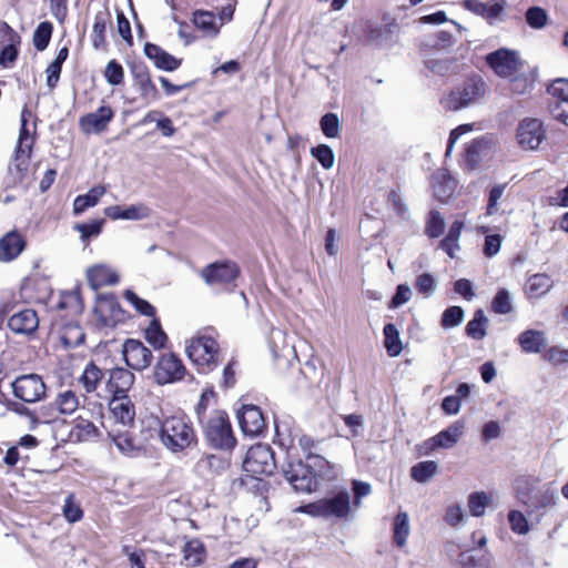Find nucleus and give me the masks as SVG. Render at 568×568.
I'll list each match as a JSON object with an SVG mask.
<instances>
[{
    "label": "nucleus",
    "mask_w": 568,
    "mask_h": 568,
    "mask_svg": "<svg viewBox=\"0 0 568 568\" xmlns=\"http://www.w3.org/2000/svg\"><path fill=\"white\" fill-rule=\"evenodd\" d=\"M39 325V318L33 310L27 308L13 314L9 321V328L17 334H31Z\"/></svg>",
    "instance_id": "nucleus-21"
},
{
    "label": "nucleus",
    "mask_w": 568,
    "mask_h": 568,
    "mask_svg": "<svg viewBox=\"0 0 568 568\" xmlns=\"http://www.w3.org/2000/svg\"><path fill=\"white\" fill-rule=\"evenodd\" d=\"M464 320V310L460 306H450L442 315V326L445 328L459 325Z\"/></svg>",
    "instance_id": "nucleus-55"
},
{
    "label": "nucleus",
    "mask_w": 568,
    "mask_h": 568,
    "mask_svg": "<svg viewBox=\"0 0 568 568\" xmlns=\"http://www.w3.org/2000/svg\"><path fill=\"white\" fill-rule=\"evenodd\" d=\"M125 364L134 371H143L152 363V352L138 339H126L122 349Z\"/></svg>",
    "instance_id": "nucleus-15"
},
{
    "label": "nucleus",
    "mask_w": 568,
    "mask_h": 568,
    "mask_svg": "<svg viewBox=\"0 0 568 568\" xmlns=\"http://www.w3.org/2000/svg\"><path fill=\"white\" fill-rule=\"evenodd\" d=\"M298 510L313 517L345 519L352 511L351 495L343 489L331 497L301 506Z\"/></svg>",
    "instance_id": "nucleus-5"
},
{
    "label": "nucleus",
    "mask_w": 568,
    "mask_h": 568,
    "mask_svg": "<svg viewBox=\"0 0 568 568\" xmlns=\"http://www.w3.org/2000/svg\"><path fill=\"white\" fill-rule=\"evenodd\" d=\"M87 277L89 284L94 290L106 285H115L119 282V275L111 267L103 264L90 267L87 272Z\"/></svg>",
    "instance_id": "nucleus-24"
},
{
    "label": "nucleus",
    "mask_w": 568,
    "mask_h": 568,
    "mask_svg": "<svg viewBox=\"0 0 568 568\" xmlns=\"http://www.w3.org/2000/svg\"><path fill=\"white\" fill-rule=\"evenodd\" d=\"M510 80V91L514 94L523 95L534 89L537 80V70L532 69L528 73L517 72L513 77H508Z\"/></svg>",
    "instance_id": "nucleus-31"
},
{
    "label": "nucleus",
    "mask_w": 568,
    "mask_h": 568,
    "mask_svg": "<svg viewBox=\"0 0 568 568\" xmlns=\"http://www.w3.org/2000/svg\"><path fill=\"white\" fill-rule=\"evenodd\" d=\"M329 470V462L314 454L307 457L306 464L301 460L288 463L283 475L296 491L311 493L316 490L318 480L327 477Z\"/></svg>",
    "instance_id": "nucleus-1"
},
{
    "label": "nucleus",
    "mask_w": 568,
    "mask_h": 568,
    "mask_svg": "<svg viewBox=\"0 0 568 568\" xmlns=\"http://www.w3.org/2000/svg\"><path fill=\"white\" fill-rule=\"evenodd\" d=\"M201 425L207 443L213 448L230 450L235 446L236 439L233 435L229 416L224 410L215 409L210 412L209 417Z\"/></svg>",
    "instance_id": "nucleus-4"
},
{
    "label": "nucleus",
    "mask_w": 568,
    "mask_h": 568,
    "mask_svg": "<svg viewBox=\"0 0 568 568\" xmlns=\"http://www.w3.org/2000/svg\"><path fill=\"white\" fill-rule=\"evenodd\" d=\"M53 27L50 22H41L33 33V45L37 50L43 51L47 49L51 36H52Z\"/></svg>",
    "instance_id": "nucleus-49"
},
{
    "label": "nucleus",
    "mask_w": 568,
    "mask_h": 568,
    "mask_svg": "<svg viewBox=\"0 0 568 568\" xmlns=\"http://www.w3.org/2000/svg\"><path fill=\"white\" fill-rule=\"evenodd\" d=\"M112 438L115 446L121 453L128 456L136 455L141 449L142 445L138 443L128 430L121 432L120 429L112 430Z\"/></svg>",
    "instance_id": "nucleus-35"
},
{
    "label": "nucleus",
    "mask_w": 568,
    "mask_h": 568,
    "mask_svg": "<svg viewBox=\"0 0 568 568\" xmlns=\"http://www.w3.org/2000/svg\"><path fill=\"white\" fill-rule=\"evenodd\" d=\"M426 67L434 73L445 75L454 69V62L447 59H428Z\"/></svg>",
    "instance_id": "nucleus-62"
},
{
    "label": "nucleus",
    "mask_w": 568,
    "mask_h": 568,
    "mask_svg": "<svg viewBox=\"0 0 568 568\" xmlns=\"http://www.w3.org/2000/svg\"><path fill=\"white\" fill-rule=\"evenodd\" d=\"M516 497L523 504L529 515L547 508L554 501V491L531 476H518L515 479Z\"/></svg>",
    "instance_id": "nucleus-3"
},
{
    "label": "nucleus",
    "mask_w": 568,
    "mask_h": 568,
    "mask_svg": "<svg viewBox=\"0 0 568 568\" xmlns=\"http://www.w3.org/2000/svg\"><path fill=\"white\" fill-rule=\"evenodd\" d=\"M445 229V221L438 211H432L428 215L425 233L429 237H438L443 234Z\"/></svg>",
    "instance_id": "nucleus-52"
},
{
    "label": "nucleus",
    "mask_w": 568,
    "mask_h": 568,
    "mask_svg": "<svg viewBox=\"0 0 568 568\" xmlns=\"http://www.w3.org/2000/svg\"><path fill=\"white\" fill-rule=\"evenodd\" d=\"M237 419L243 433L250 436L260 435L266 426L262 410L254 405H244L237 413Z\"/></svg>",
    "instance_id": "nucleus-16"
},
{
    "label": "nucleus",
    "mask_w": 568,
    "mask_h": 568,
    "mask_svg": "<svg viewBox=\"0 0 568 568\" xmlns=\"http://www.w3.org/2000/svg\"><path fill=\"white\" fill-rule=\"evenodd\" d=\"M13 395L20 400L33 404L44 398L47 386L38 374L18 376L12 382Z\"/></svg>",
    "instance_id": "nucleus-9"
},
{
    "label": "nucleus",
    "mask_w": 568,
    "mask_h": 568,
    "mask_svg": "<svg viewBox=\"0 0 568 568\" xmlns=\"http://www.w3.org/2000/svg\"><path fill=\"white\" fill-rule=\"evenodd\" d=\"M145 55L152 60L158 69L174 71L181 65V60L164 51L161 47L146 43L144 45Z\"/></svg>",
    "instance_id": "nucleus-23"
},
{
    "label": "nucleus",
    "mask_w": 568,
    "mask_h": 568,
    "mask_svg": "<svg viewBox=\"0 0 568 568\" xmlns=\"http://www.w3.org/2000/svg\"><path fill=\"white\" fill-rule=\"evenodd\" d=\"M547 13L540 7H531L526 11V22L534 29H541L547 23Z\"/></svg>",
    "instance_id": "nucleus-57"
},
{
    "label": "nucleus",
    "mask_w": 568,
    "mask_h": 568,
    "mask_svg": "<svg viewBox=\"0 0 568 568\" xmlns=\"http://www.w3.org/2000/svg\"><path fill=\"white\" fill-rule=\"evenodd\" d=\"M490 556L476 558L469 551L459 554L457 562L462 568H493Z\"/></svg>",
    "instance_id": "nucleus-45"
},
{
    "label": "nucleus",
    "mask_w": 568,
    "mask_h": 568,
    "mask_svg": "<svg viewBox=\"0 0 568 568\" xmlns=\"http://www.w3.org/2000/svg\"><path fill=\"white\" fill-rule=\"evenodd\" d=\"M193 22L204 36L215 37L220 31L221 23H217L215 14L211 11L194 12Z\"/></svg>",
    "instance_id": "nucleus-33"
},
{
    "label": "nucleus",
    "mask_w": 568,
    "mask_h": 568,
    "mask_svg": "<svg viewBox=\"0 0 568 568\" xmlns=\"http://www.w3.org/2000/svg\"><path fill=\"white\" fill-rule=\"evenodd\" d=\"M320 126L323 134L328 139H335L339 136L341 123L337 114L326 113L321 118Z\"/></svg>",
    "instance_id": "nucleus-46"
},
{
    "label": "nucleus",
    "mask_w": 568,
    "mask_h": 568,
    "mask_svg": "<svg viewBox=\"0 0 568 568\" xmlns=\"http://www.w3.org/2000/svg\"><path fill=\"white\" fill-rule=\"evenodd\" d=\"M487 64L500 78L513 77L523 69V61L515 50L498 49L486 55Z\"/></svg>",
    "instance_id": "nucleus-10"
},
{
    "label": "nucleus",
    "mask_w": 568,
    "mask_h": 568,
    "mask_svg": "<svg viewBox=\"0 0 568 568\" xmlns=\"http://www.w3.org/2000/svg\"><path fill=\"white\" fill-rule=\"evenodd\" d=\"M311 154L321 163L325 170L334 166L335 155L331 146L320 144L311 149Z\"/></svg>",
    "instance_id": "nucleus-51"
},
{
    "label": "nucleus",
    "mask_w": 568,
    "mask_h": 568,
    "mask_svg": "<svg viewBox=\"0 0 568 568\" xmlns=\"http://www.w3.org/2000/svg\"><path fill=\"white\" fill-rule=\"evenodd\" d=\"M63 515L70 523H75L80 520L83 516V511L79 504L74 501V496L72 494L68 495L63 506Z\"/></svg>",
    "instance_id": "nucleus-60"
},
{
    "label": "nucleus",
    "mask_w": 568,
    "mask_h": 568,
    "mask_svg": "<svg viewBox=\"0 0 568 568\" xmlns=\"http://www.w3.org/2000/svg\"><path fill=\"white\" fill-rule=\"evenodd\" d=\"M134 374L122 367H114L109 372L106 392L111 395H128L134 384Z\"/></svg>",
    "instance_id": "nucleus-18"
},
{
    "label": "nucleus",
    "mask_w": 568,
    "mask_h": 568,
    "mask_svg": "<svg viewBox=\"0 0 568 568\" xmlns=\"http://www.w3.org/2000/svg\"><path fill=\"white\" fill-rule=\"evenodd\" d=\"M243 468L252 476L272 475L276 468L272 448L264 444L252 446L246 453Z\"/></svg>",
    "instance_id": "nucleus-8"
},
{
    "label": "nucleus",
    "mask_w": 568,
    "mask_h": 568,
    "mask_svg": "<svg viewBox=\"0 0 568 568\" xmlns=\"http://www.w3.org/2000/svg\"><path fill=\"white\" fill-rule=\"evenodd\" d=\"M185 373L182 361L175 354L169 353L159 358L153 375L159 385H165L182 381Z\"/></svg>",
    "instance_id": "nucleus-12"
},
{
    "label": "nucleus",
    "mask_w": 568,
    "mask_h": 568,
    "mask_svg": "<svg viewBox=\"0 0 568 568\" xmlns=\"http://www.w3.org/2000/svg\"><path fill=\"white\" fill-rule=\"evenodd\" d=\"M545 139L546 130L538 119L526 118L519 122L516 129V141L524 150H537Z\"/></svg>",
    "instance_id": "nucleus-11"
},
{
    "label": "nucleus",
    "mask_w": 568,
    "mask_h": 568,
    "mask_svg": "<svg viewBox=\"0 0 568 568\" xmlns=\"http://www.w3.org/2000/svg\"><path fill=\"white\" fill-rule=\"evenodd\" d=\"M549 98V112L554 119L567 124L568 115L566 105L568 104V80L558 78L551 82L547 89Z\"/></svg>",
    "instance_id": "nucleus-13"
},
{
    "label": "nucleus",
    "mask_w": 568,
    "mask_h": 568,
    "mask_svg": "<svg viewBox=\"0 0 568 568\" xmlns=\"http://www.w3.org/2000/svg\"><path fill=\"white\" fill-rule=\"evenodd\" d=\"M105 193L103 186H93L88 193L78 195L73 202V211L75 214L84 212L89 207H93L98 204L100 197Z\"/></svg>",
    "instance_id": "nucleus-36"
},
{
    "label": "nucleus",
    "mask_w": 568,
    "mask_h": 568,
    "mask_svg": "<svg viewBox=\"0 0 568 568\" xmlns=\"http://www.w3.org/2000/svg\"><path fill=\"white\" fill-rule=\"evenodd\" d=\"M186 353L189 358L203 371H212L220 363L219 343L209 331L192 338Z\"/></svg>",
    "instance_id": "nucleus-6"
},
{
    "label": "nucleus",
    "mask_w": 568,
    "mask_h": 568,
    "mask_svg": "<svg viewBox=\"0 0 568 568\" xmlns=\"http://www.w3.org/2000/svg\"><path fill=\"white\" fill-rule=\"evenodd\" d=\"M26 247V241L17 231H10L0 239V261L17 258Z\"/></svg>",
    "instance_id": "nucleus-22"
},
{
    "label": "nucleus",
    "mask_w": 568,
    "mask_h": 568,
    "mask_svg": "<svg viewBox=\"0 0 568 568\" xmlns=\"http://www.w3.org/2000/svg\"><path fill=\"white\" fill-rule=\"evenodd\" d=\"M494 501L491 494L486 491L473 493L468 496L469 511L474 517H480L485 514V509Z\"/></svg>",
    "instance_id": "nucleus-39"
},
{
    "label": "nucleus",
    "mask_w": 568,
    "mask_h": 568,
    "mask_svg": "<svg viewBox=\"0 0 568 568\" xmlns=\"http://www.w3.org/2000/svg\"><path fill=\"white\" fill-rule=\"evenodd\" d=\"M383 332L385 337L384 344L388 355L392 357L398 356L403 347L397 327L394 324L388 323L384 326Z\"/></svg>",
    "instance_id": "nucleus-41"
},
{
    "label": "nucleus",
    "mask_w": 568,
    "mask_h": 568,
    "mask_svg": "<svg viewBox=\"0 0 568 568\" xmlns=\"http://www.w3.org/2000/svg\"><path fill=\"white\" fill-rule=\"evenodd\" d=\"M124 298L142 315L155 317V308L146 300L139 297L133 291L126 290Z\"/></svg>",
    "instance_id": "nucleus-48"
},
{
    "label": "nucleus",
    "mask_w": 568,
    "mask_h": 568,
    "mask_svg": "<svg viewBox=\"0 0 568 568\" xmlns=\"http://www.w3.org/2000/svg\"><path fill=\"white\" fill-rule=\"evenodd\" d=\"M464 432V423L455 422L448 428L439 432L436 436H434L430 442L433 443V447L440 448H450L453 447L463 435Z\"/></svg>",
    "instance_id": "nucleus-28"
},
{
    "label": "nucleus",
    "mask_w": 568,
    "mask_h": 568,
    "mask_svg": "<svg viewBox=\"0 0 568 568\" xmlns=\"http://www.w3.org/2000/svg\"><path fill=\"white\" fill-rule=\"evenodd\" d=\"M508 521L510 529L518 535H525L529 531L528 520L519 510H510Z\"/></svg>",
    "instance_id": "nucleus-56"
},
{
    "label": "nucleus",
    "mask_w": 568,
    "mask_h": 568,
    "mask_svg": "<svg viewBox=\"0 0 568 568\" xmlns=\"http://www.w3.org/2000/svg\"><path fill=\"white\" fill-rule=\"evenodd\" d=\"M486 84L480 77L469 78L464 84L440 99V105L447 111H458L469 106L484 97Z\"/></svg>",
    "instance_id": "nucleus-7"
},
{
    "label": "nucleus",
    "mask_w": 568,
    "mask_h": 568,
    "mask_svg": "<svg viewBox=\"0 0 568 568\" xmlns=\"http://www.w3.org/2000/svg\"><path fill=\"white\" fill-rule=\"evenodd\" d=\"M388 203L392 209L396 213L398 217L402 220H407L409 217V210L407 204L404 202L400 193L396 190H393L388 194Z\"/></svg>",
    "instance_id": "nucleus-59"
},
{
    "label": "nucleus",
    "mask_w": 568,
    "mask_h": 568,
    "mask_svg": "<svg viewBox=\"0 0 568 568\" xmlns=\"http://www.w3.org/2000/svg\"><path fill=\"white\" fill-rule=\"evenodd\" d=\"M104 78L111 85H120L124 80L123 67L115 60H111L104 70Z\"/></svg>",
    "instance_id": "nucleus-54"
},
{
    "label": "nucleus",
    "mask_w": 568,
    "mask_h": 568,
    "mask_svg": "<svg viewBox=\"0 0 568 568\" xmlns=\"http://www.w3.org/2000/svg\"><path fill=\"white\" fill-rule=\"evenodd\" d=\"M55 408H52L50 418H57L59 414L70 415L79 407V398L72 390L60 393L54 399Z\"/></svg>",
    "instance_id": "nucleus-29"
},
{
    "label": "nucleus",
    "mask_w": 568,
    "mask_h": 568,
    "mask_svg": "<svg viewBox=\"0 0 568 568\" xmlns=\"http://www.w3.org/2000/svg\"><path fill=\"white\" fill-rule=\"evenodd\" d=\"M184 558L192 565H200L204 559V547L201 541L194 539L185 544Z\"/></svg>",
    "instance_id": "nucleus-50"
},
{
    "label": "nucleus",
    "mask_w": 568,
    "mask_h": 568,
    "mask_svg": "<svg viewBox=\"0 0 568 568\" xmlns=\"http://www.w3.org/2000/svg\"><path fill=\"white\" fill-rule=\"evenodd\" d=\"M552 286V281L546 274L531 275L526 284V292L529 298H538L545 295Z\"/></svg>",
    "instance_id": "nucleus-34"
},
{
    "label": "nucleus",
    "mask_w": 568,
    "mask_h": 568,
    "mask_svg": "<svg viewBox=\"0 0 568 568\" xmlns=\"http://www.w3.org/2000/svg\"><path fill=\"white\" fill-rule=\"evenodd\" d=\"M104 377L103 372L93 363H90L85 366L81 377L80 383L87 393H92L97 390L98 385Z\"/></svg>",
    "instance_id": "nucleus-38"
},
{
    "label": "nucleus",
    "mask_w": 568,
    "mask_h": 568,
    "mask_svg": "<svg viewBox=\"0 0 568 568\" xmlns=\"http://www.w3.org/2000/svg\"><path fill=\"white\" fill-rule=\"evenodd\" d=\"M491 308L497 314H508L513 311L511 297L507 290L501 288L491 302Z\"/></svg>",
    "instance_id": "nucleus-53"
},
{
    "label": "nucleus",
    "mask_w": 568,
    "mask_h": 568,
    "mask_svg": "<svg viewBox=\"0 0 568 568\" xmlns=\"http://www.w3.org/2000/svg\"><path fill=\"white\" fill-rule=\"evenodd\" d=\"M113 118L110 106L102 105L95 112L88 113L80 119V126L85 133H100L104 131Z\"/></svg>",
    "instance_id": "nucleus-19"
},
{
    "label": "nucleus",
    "mask_w": 568,
    "mask_h": 568,
    "mask_svg": "<svg viewBox=\"0 0 568 568\" xmlns=\"http://www.w3.org/2000/svg\"><path fill=\"white\" fill-rule=\"evenodd\" d=\"M275 432L278 438V443L282 446L290 447L294 443V436L292 434V429L288 427L285 422L275 420Z\"/></svg>",
    "instance_id": "nucleus-64"
},
{
    "label": "nucleus",
    "mask_w": 568,
    "mask_h": 568,
    "mask_svg": "<svg viewBox=\"0 0 568 568\" xmlns=\"http://www.w3.org/2000/svg\"><path fill=\"white\" fill-rule=\"evenodd\" d=\"M438 471V465L435 460L419 462L410 468V477L425 484L429 481Z\"/></svg>",
    "instance_id": "nucleus-37"
},
{
    "label": "nucleus",
    "mask_w": 568,
    "mask_h": 568,
    "mask_svg": "<svg viewBox=\"0 0 568 568\" xmlns=\"http://www.w3.org/2000/svg\"><path fill=\"white\" fill-rule=\"evenodd\" d=\"M434 195L440 202L447 201L456 190V181L446 170H438L433 175Z\"/></svg>",
    "instance_id": "nucleus-25"
},
{
    "label": "nucleus",
    "mask_w": 568,
    "mask_h": 568,
    "mask_svg": "<svg viewBox=\"0 0 568 568\" xmlns=\"http://www.w3.org/2000/svg\"><path fill=\"white\" fill-rule=\"evenodd\" d=\"M104 214L111 220H128L139 221L148 219L151 215V210L143 203L132 204L125 209L120 205L108 206Z\"/></svg>",
    "instance_id": "nucleus-20"
},
{
    "label": "nucleus",
    "mask_w": 568,
    "mask_h": 568,
    "mask_svg": "<svg viewBox=\"0 0 568 568\" xmlns=\"http://www.w3.org/2000/svg\"><path fill=\"white\" fill-rule=\"evenodd\" d=\"M409 518L406 513H399L394 520V541L398 547H404L409 536Z\"/></svg>",
    "instance_id": "nucleus-43"
},
{
    "label": "nucleus",
    "mask_w": 568,
    "mask_h": 568,
    "mask_svg": "<svg viewBox=\"0 0 568 568\" xmlns=\"http://www.w3.org/2000/svg\"><path fill=\"white\" fill-rule=\"evenodd\" d=\"M521 349L528 354L540 353L547 345V338L542 331L526 329L518 336Z\"/></svg>",
    "instance_id": "nucleus-26"
},
{
    "label": "nucleus",
    "mask_w": 568,
    "mask_h": 568,
    "mask_svg": "<svg viewBox=\"0 0 568 568\" xmlns=\"http://www.w3.org/2000/svg\"><path fill=\"white\" fill-rule=\"evenodd\" d=\"M488 324V318L485 316L484 311L477 310L474 314L473 320L468 322L466 325V334L480 341L486 336V326Z\"/></svg>",
    "instance_id": "nucleus-40"
},
{
    "label": "nucleus",
    "mask_w": 568,
    "mask_h": 568,
    "mask_svg": "<svg viewBox=\"0 0 568 568\" xmlns=\"http://www.w3.org/2000/svg\"><path fill=\"white\" fill-rule=\"evenodd\" d=\"M145 337L154 348H163L168 341L166 334L163 332L159 320L155 317H153L149 327L145 329Z\"/></svg>",
    "instance_id": "nucleus-44"
},
{
    "label": "nucleus",
    "mask_w": 568,
    "mask_h": 568,
    "mask_svg": "<svg viewBox=\"0 0 568 568\" xmlns=\"http://www.w3.org/2000/svg\"><path fill=\"white\" fill-rule=\"evenodd\" d=\"M102 224L103 220L77 224L75 230L80 232L82 241H87L89 237L97 236L101 233Z\"/></svg>",
    "instance_id": "nucleus-63"
},
{
    "label": "nucleus",
    "mask_w": 568,
    "mask_h": 568,
    "mask_svg": "<svg viewBox=\"0 0 568 568\" xmlns=\"http://www.w3.org/2000/svg\"><path fill=\"white\" fill-rule=\"evenodd\" d=\"M110 12L99 11L94 16V23L92 29V45L94 49H105L106 38L105 30L106 24L110 22Z\"/></svg>",
    "instance_id": "nucleus-32"
},
{
    "label": "nucleus",
    "mask_w": 568,
    "mask_h": 568,
    "mask_svg": "<svg viewBox=\"0 0 568 568\" xmlns=\"http://www.w3.org/2000/svg\"><path fill=\"white\" fill-rule=\"evenodd\" d=\"M239 274V266L229 261L212 263L202 271L203 280L211 286H225L232 284L237 278Z\"/></svg>",
    "instance_id": "nucleus-14"
},
{
    "label": "nucleus",
    "mask_w": 568,
    "mask_h": 568,
    "mask_svg": "<svg viewBox=\"0 0 568 568\" xmlns=\"http://www.w3.org/2000/svg\"><path fill=\"white\" fill-rule=\"evenodd\" d=\"M466 7L476 14L483 16L487 19L497 18L504 10L505 0L479 2L478 0H466Z\"/></svg>",
    "instance_id": "nucleus-30"
},
{
    "label": "nucleus",
    "mask_w": 568,
    "mask_h": 568,
    "mask_svg": "<svg viewBox=\"0 0 568 568\" xmlns=\"http://www.w3.org/2000/svg\"><path fill=\"white\" fill-rule=\"evenodd\" d=\"M415 287L419 294L429 297L436 290V281L432 274L424 273L417 276Z\"/></svg>",
    "instance_id": "nucleus-58"
},
{
    "label": "nucleus",
    "mask_w": 568,
    "mask_h": 568,
    "mask_svg": "<svg viewBox=\"0 0 568 568\" xmlns=\"http://www.w3.org/2000/svg\"><path fill=\"white\" fill-rule=\"evenodd\" d=\"M160 440L168 450L180 453L196 444V434L185 416L174 415L161 423Z\"/></svg>",
    "instance_id": "nucleus-2"
},
{
    "label": "nucleus",
    "mask_w": 568,
    "mask_h": 568,
    "mask_svg": "<svg viewBox=\"0 0 568 568\" xmlns=\"http://www.w3.org/2000/svg\"><path fill=\"white\" fill-rule=\"evenodd\" d=\"M134 87L139 90L141 98L146 102L151 103L159 100L160 94L159 91L153 83L151 75L141 79L133 83Z\"/></svg>",
    "instance_id": "nucleus-47"
},
{
    "label": "nucleus",
    "mask_w": 568,
    "mask_h": 568,
    "mask_svg": "<svg viewBox=\"0 0 568 568\" xmlns=\"http://www.w3.org/2000/svg\"><path fill=\"white\" fill-rule=\"evenodd\" d=\"M270 344L275 358L291 354V346L286 343V334L280 328H273L270 335Z\"/></svg>",
    "instance_id": "nucleus-42"
},
{
    "label": "nucleus",
    "mask_w": 568,
    "mask_h": 568,
    "mask_svg": "<svg viewBox=\"0 0 568 568\" xmlns=\"http://www.w3.org/2000/svg\"><path fill=\"white\" fill-rule=\"evenodd\" d=\"M109 408L114 420L123 427L130 426L134 423L135 407L128 395L112 396Z\"/></svg>",
    "instance_id": "nucleus-17"
},
{
    "label": "nucleus",
    "mask_w": 568,
    "mask_h": 568,
    "mask_svg": "<svg viewBox=\"0 0 568 568\" xmlns=\"http://www.w3.org/2000/svg\"><path fill=\"white\" fill-rule=\"evenodd\" d=\"M214 396V392L212 389H206L201 394L200 400L195 406L196 418L200 424H202L209 417L210 413H207L209 402Z\"/></svg>",
    "instance_id": "nucleus-61"
},
{
    "label": "nucleus",
    "mask_w": 568,
    "mask_h": 568,
    "mask_svg": "<svg viewBox=\"0 0 568 568\" xmlns=\"http://www.w3.org/2000/svg\"><path fill=\"white\" fill-rule=\"evenodd\" d=\"M26 149L16 148L12 161L8 166L9 174L14 182L21 181L28 170L29 160L31 156V144H27Z\"/></svg>",
    "instance_id": "nucleus-27"
}]
</instances>
